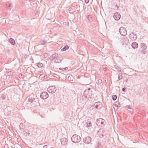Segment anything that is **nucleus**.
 I'll return each mask as SVG.
<instances>
[{
    "label": "nucleus",
    "mask_w": 148,
    "mask_h": 148,
    "mask_svg": "<svg viewBox=\"0 0 148 148\" xmlns=\"http://www.w3.org/2000/svg\"><path fill=\"white\" fill-rule=\"evenodd\" d=\"M93 94L92 90L90 88L86 89L84 93V96L85 98L89 99L90 98Z\"/></svg>",
    "instance_id": "obj_1"
},
{
    "label": "nucleus",
    "mask_w": 148,
    "mask_h": 148,
    "mask_svg": "<svg viewBox=\"0 0 148 148\" xmlns=\"http://www.w3.org/2000/svg\"><path fill=\"white\" fill-rule=\"evenodd\" d=\"M71 139L72 142L75 143L79 142L81 140L80 137L76 134L73 135Z\"/></svg>",
    "instance_id": "obj_2"
},
{
    "label": "nucleus",
    "mask_w": 148,
    "mask_h": 148,
    "mask_svg": "<svg viewBox=\"0 0 148 148\" xmlns=\"http://www.w3.org/2000/svg\"><path fill=\"white\" fill-rule=\"evenodd\" d=\"M120 41L122 44L124 45H126L129 43L128 38L125 36L121 37L120 38Z\"/></svg>",
    "instance_id": "obj_3"
},
{
    "label": "nucleus",
    "mask_w": 148,
    "mask_h": 148,
    "mask_svg": "<svg viewBox=\"0 0 148 148\" xmlns=\"http://www.w3.org/2000/svg\"><path fill=\"white\" fill-rule=\"evenodd\" d=\"M105 120L102 118H99L97 119L96 124L99 126L103 127L105 125Z\"/></svg>",
    "instance_id": "obj_4"
},
{
    "label": "nucleus",
    "mask_w": 148,
    "mask_h": 148,
    "mask_svg": "<svg viewBox=\"0 0 148 148\" xmlns=\"http://www.w3.org/2000/svg\"><path fill=\"white\" fill-rule=\"evenodd\" d=\"M56 90V88L55 86H51L47 89V91L51 93H54Z\"/></svg>",
    "instance_id": "obj_5"
},
{
    "label": "nucleus",
    "mask_w": 148,
    "mask_h": 148,
    "mask_svg": "<svg viewBox=\"0 0 148 148\" xmlns=\"http://www.w3.org/2000/svg\"><path fill=\"white\" fill-rule=\"evenodd\" d=\"M106 134L104 130L102 129H100L97 132V135L100 137H103Z\"/></svg>",
    "instance_id": "obj_6"
},
{
    "label": "nucleus",
    "mask_w": 148,
    "mask_h": 148,
    "mask_svg": "<svg viewBox=\"0 0 148 148\" xmlns=\"http://www.w3.org/2000/svg\"><path fill=\"white\" fill-rule=\"evenodd\" d=\"M119 32L120 34L123 36H125L127 34L126 29L123 27H121L120 28Z\"/></svg>",
    "instance_id": "obj_7"
},
{
    "label": "nucleus",
    "mask_w": 148,
    "mask_h": 148,
    "mask_svg": "<svg viewBox=\"0 0 148 148\" xmlns=\"http://www.w3.org/2000/svg\"><path fill=\"white\" fill-rule=\"evenodd\" d=\"M94 107L97 109H100L102 107V104L101 102H98L94 104Z\"/></svg>",
    "instance_id": "obj_8"
},
{
    "label": "nucleus",
    "mask_w": 148,
    "mask_h": 148,
    "mask_svg": "<svg viewBox=\"0 0 148 148\" xmlns=\"http://www.w3.org/2000/svg\"><path fill=\"white\" fill-rule=\"evenodd\" d=\"M49 97V95L47 92H42L40 95V97L43 99H46Z\"/></svg>",
    "instance_id": "obj_9"
},
{
    "label": "nucleus",
    "mask_w": 148,
    "mask_h": 148,
    "mask_svg": "<svg viewBox=\"0 0 148 148\" xmlns=\"http://www.w3.org/2000/svg\"><path fill=\"white\" fill-rule=\"evenodd\" d=\"M83 140L85 143L86 144H88L91 142V138L90 137L87 136L85 138H84Z\"/></svg>",
    "instance_id": "obj_10"
},
{
    "label": "nucleus",
    "mask_w": 148,
    "mask_h": 148,
    "mask_svg": "<svg viewBox=\"0 0 148 148\" xmlns=\"http://www.w3.org/2000/svg\"><path fill=\"white\" fill-rule=\"evenodd\" d=\"M121 16L120 14L119 13L116 12L114 14L113 17L115 20L118 21L120 19Z\"/></svg>",
    "instance_id": "obj_11"
},
{
    "label": "nucleus",
    "mask_w": 148,
    "mask_h": 148,
    "mask_svg": "<svg viewBox=\"0 0 148 148\" xmlns=\"http://www.w3.org/2000/svg\"><path fill=\"white\" fill-rule=\"evenodd\" d=\"M68 141L67 139L66 138H63L61 139V144L62 145H66Z\"/></svg>",
    "instance_id": "obj_12"
},
{
    "label": "nucleus",
    "mask_w": 148,
    "mask_h": 148,
    "mask_svg": "<svg viewBox=\"0 0 148 148\" xmlns=\"http://www.w3.org/2000/svg\"><path fill=\"white\" fill-rule=\"evenodd\" d=\"M35 100V98L33 95H30L28 99V101L31 103L33 102Z\"/></svg>",
    "instance_id": "obj_13"
},
{
    "label": "nucleus",
    "mask_w": 148,
    "mask_h": 148,
    "mask_svg": "<svg viewBox=\"0 0 148 148\" xmlns=\"http://www.w3.org/2000/svg\"><path fill=\"white\" fill-rule=\"evenodd\" d=\"M58 54L57 53H55L53 54L52 56L50 57L49 59L50 60H52L56 58L58 56Z\"/></svg>",
    "instance_id": "obj_14"
},
{
    "label": "nucleus",
    "mask_w": 148,
    "mask_h": 148,
    "mask_svg": "<svg viewBox=\"0 0 148 148\" xmlns=\"http://www.w3.org/2000/svg\"><path fill=\"white\" fill-rule=\"evenodd\" d=\"M132 46L134 49L137 48L138 46V44L135 42H134L132 43Z\"/></svg>",
    "instance_id": "obj_15"
},
{
    "label": "nucleus",
    "mask_w": 148,
    "mask_h": 148,
    "mask_svg": "<svg viewBox=\"0 0 148 148\" xmlns=\"http://www.w3.org/2000/svg\"><path fill=\"white\" fill-rule=\"evenodd\" d=\"M133 35H134L133 37V40H135L137 38V35L136 34H134V33L132 32L130 34V35L132 36Z\"/></svg>",
    "instance_id": "obj_16"
},
{
    "label": "nucleus",
    "mask_w": 148,
    "mask_h": 148,
    "mask_svg": "<svg viewBox=\"0 0 148 148\" xmlns=\"http://www.w3.org/2000/svg\"><path fill=\"white\" fill-rule=\"evenodd\" d=\"M86 126L88 127H90L92 126V124L90 121H89L88 120L86 123Z\"/></svg>",
    "instance_id": "obj_17"
},
{
    "label": "nucleus",
    "mask_w": 148,
    "mask_h": 148,
    "mask_svg": "<svg viewBox=\"0 0 148 148\" xmlns=\"http://www.w3.org/2000/svg\"><path fill=\"white\" fill-rule=\"evenodd\" d=\"M114 68L116 70H117L118 71L121 72V70H122V69L121 68H120L117 66L115 65L114 66Z\"/></svg>",
    "instance_id": "obj_18"
},
{
    "label": "nucleus",
    "mask_w": 148,
    "mask_h": 148,
    "mask_svg": "<svg viewBox=\"0 0 148 148\" xmlns=\"http://www.w3.org/2000/svg\"><path fill=\"white\" fill-rule=\"evenodd\" d=\"M141 45L142 47V49L143 50H145L147 49V47L146 45L144 43H141Z\"/></svg>",
    "instance_id": "obj_19"
},
{
    "label": "nucleus",
    "mask_w": 148,
    "mask_h": 148,
    "mask_svg": "<svg viewBox=\"0 0 148 148\" xmlns=\"http://www.w3.org/2000/svg\"><path fill=\"white\" fill-rule=\"evenodd\" d=\"M10 42L11 44L13 45H14L15 44V42L14 40L12 38L10 39Z\"/></svg>",
    "instance_id": "obj_20"
},
{
    "label": "nucleus",
    "mask_w": 148,
    "mask_h": 148,
    "mask_svg": "<svg viewBox=\"0 0 148 148\" xmlns=\"http://www.w3.org/2000/svg\"><path fill=\"white\" fill-rule=\"evenodd\" d=\"M69 49V46L68 45L65 46L62 49L61 51H65Z\"/></svg>",
    "instance_id": "obj_21"
},
{
    "label": "nucleus",
    "mask_w": 148,
    "mask_h": 148,
    "mask_svg": "<svg viewBox=\"0 0 148 148\" xmlns=\"http://www.w3.org/2000/svg\"><path fill=\"white\" fill-rule=\"evenodd\" d=\"M47 41L46 40H42L40 41V43L42 45H44L47 43Z\"/></svg>",
    "instance_id": "obj_22"
},
{
    "label": "nucleus",
    "mask_w": 148,
    "mask_h": 148,
    "mask_svg": "<svg viewBox=\"0 0 148 148\" xmlns=\"http://www.w3.org/2000/svg\"><path fill=\"white\" fill-rule=\"evenodd\" d=\"M115 104L116 106L117 107H120V104L119 101H117L115 102Z\"/></svg>",
    "instance_id": "obj_23"
},
{
    "label": "nucleus",
    "mask_w": 148,
    "mask_h": 148,
    "mask_svg": "<svg viewBox=\"0 0 148 148\" xmlns=\"http://www.w3.org/2000/svg\"><path fill=\"white\" fill-rule=\"evenodd\" d=\"M53 100L52 98H50L48 100V102L50 104H51L53 103V101H52Z\"/></svg>",
    "instance_id": "obj_24"
},
{
    "label": "nucleus",
    "mask_w": 148,
    "mask_h": 148,
    "mask_svg": "<svg viewBox=\"0 0 148 148\" xmlns=\"http://www.w3.org/2000/svg\"><path fill=\"white\" fill-rule=\"evenodd\" d=\"M123 77H122V74L121 73H119V76H118V79L119 80H120L122 79Z\"/></svg>",
    "instance_id": "obj_25"
},
{
    "label": "nucleus",
    "mask_w": 148,
    "mask_h": 148,
    "mask_svg": "<svg viewBox=\"0 0 148 148\" xmlns=\"http://www.w3.org/2000/svg\"><path fill=\"white\" fill-rule=\"evenodd\" d=\"M43 64L39 62L37 63V66L39 68H41Z\"/></svg>",
    "instance_id": "obj_26"
},
{
    "label": "nucleus",
    "mask_w": 148,
    "mask_h": 148,
    "mask_svg": "<svg viewBox=\"0 0 148 148\" xmlns=\"http://www.w3.org/2000/svg\"><path fill=\"white\" fill-rule=\"evenodd\" d=\"M86 17L87 19L90 21L91 20V18H92V16L91 15H88L86 16Z\"/></svg>",
    "instance_id": "obj_27"
},
{
    "label": "nucleus",
    "mask_w": 148,
    "mask_h": 148,
    "mask_svg": "<svg viewBox=\"0 0 148 148\" xmlns=\"http://www.w3.org/2000/svg\"><path fill=\"white\" fill-rule=\"evenodd\" d=\"M117 96L115 95H114L112 96V99L113 100H115L117 98Z\"/></svg>",
    "instance_id": "obj_28"
},
{
    "label": "nucleus",
    "mask_w": 148,
    "mask_h": 148,
    "mask_svg": "<svg viewBox=\"0 0 148 148\" xmlns=\"http://www.w3.org/2000/svg\"><path fill=\"white\" fill-rule=\"evenodd\" d=\"M101 146V143L100 142H98L97 143V147L96 148H99V147Z\"/></svg>",
    "instance_id": "obj_29"
},
{
    "label": "nucleus",
    "mask_w": 148,
    "mask_h": 148,
    "mask_svg": "<svg viewBox=\"0 0 148 148\" xmlns=\"http://www.w3.org/2000/svg\"><path fill=\"white\" fill-rule=\"evenodd\" d=\"M42 56H43L44 58H46L47 57V54L46 53H45L42 55Z\"/></svg>",
    "instance_id": "obj_30"
},
{
    "label": "nucleus",
    "mask_w": 148,
    "mask_h": 148,
    "mask_svg": "<svg viewBox=\"0 0 148 148\" xmlns=\"http://www.w3.org/2000/svg\"><path fill=\"white\" fill-rule=\"evenodd\" d=\"M8 75H13V72L11 71H10L9 72H8Z\"/></svg>",
    "instance_id": "obj_31"
},
{
    "label": "nucleus",
    "mask_w": 148,
    "mask_h": 148,
    "mask_svg": "<svg viewBox=\"0 0 148 148\" xmlns=\"http://www.w3.org/2000/svg\"><path fill=\"white\" fill-rule=\"evenodd\" d=\"M59 69L60 70H65L67 69L68 68L67 67H66L63 68H60Z\"/></svg>",
    "instance_id": "obj_32"
},
{
    "label": "nucleus",
    "mask_w": 148,
    "mask_h": 148,
    "mask_svg": "<svg viewBox=\"0 0 148 148\" xmlns=\"http://www.w3.org/2000/svg\"><path fill=\"white\" fill-rule=\"evenodd\" d=\"M59 60H60V62L61 61V60H60V59L58 60V59H56L55 60V62H56V63H59Z\"/></svg>",
    "instance_id": "obj_33"
},
{
    "label": "nucleus",
    "mask_w": 148,
    "mask_h": 148,
    "mask_svg": "<svg viewBox=\"0 0 148 148\" xmlns=\"http://www.w3.org/2000/svg\"><path fill=\"white\" fill-rule=\"evenodd\" d=\"M98 83H99V84H101L102 82V80L101 79H99L98 80Z\"/></svg>",
    "instance_id": "obj_34"
},
{
    "label": "nucleus",
    "mask_w": 148,
    "mask_h": 148,
    "mask_svg": "<svg viewBox=\"0 0 148 148\" xmlns=\"http://www.w3.org/2000/svg\"><path fill=\"white\" fill-rule=\"evenodd\" d=\"M147 51H142V53L144 54H146L147 53Z\"/></svg>",
    "instance_id": "obj_35"
},
{
    "label": "nucleus",
    "mask_w": 148,
    "mask_h": 148,
    "mask_svg": "<svg viewBox=\"0 0 148 148\" xmlns=\"http://www.w3.org/2000/svg\"><path fill=\"white\" fill-rule=\"evenodd\" d=\"M89 1V0H85V2L86 3H88Z\"/></svg>",
    "instance_id": "obj_36"
},
{
    "label": "nucleus",
    "mask_w": 148,
    "mask_h": 148,
    "mask_svg": "<svg viewBox=\"0 0 148 148\" xmlns=\"http://www.w3.org/2000/svg\"><path fill=\"white\" fill-rule=\"evenodd\" d=\"M11 6V4H9L8 5H6V6L7 7H10Z\"/></svg>",
    "instance_id": "obj_37"
},
{
    "label": "nucleus",
    "mask_w": 148,
    "mask_h": 148,
    "mask_svg": "<svg viewBox=\"0 0 148 148\" xmlns=\"http://www.w3.org/2000/svg\"><path fill=\"white\" fill-rule=\"evenodd\" d=\"M22 74H20L19 75V77L20 78H22Z\"/></svg>",
    "instance_id": "obj_38"
},
{
    "label": "nucleus",
    "mask_w": 148,
    "mask_h": 148,
    "mask_svg": "<svg viewBox=\"0 0 148 148\" xmlns=\"http://www.w3.org/2000/svg\"><path fill=\"white\" fill-rule=\"evenodd\" d=\"M23 126V123H21L20 124V129H21V126Z\"/></svg>",
    "instance_id": "obj_39"
},
{
    "label": "nucleus",
    "mask_w": 148,
    "mask_h": 148,
    "mask_svg": "<svg viewBox=\"0 0 148 148\" xmlns=\"http://www.w3.org/2000/svg\"><path fill=\"white\" fill-rule=\"evenodd\" d=\"M107 69L106 67H105L104 68H103V69L104 71H106V70H107Z\"/></svg>",
    "instance_id": "obj_40"
},
{
    "label": "nucleus",
    "mask_w": 148,
    "mask_h": 148,
    "mask_svg": "<svg viewBox=\"0 0 148 148\" xmlns=\"http://www.w3.org/2000/svg\"><path fill=\"white\" fill-rule=\"evenodd\" d=\"M127 107L128 108V109H131V108H130V107L129 106H127Z\"/></svg>",
    "instance_id": "obj_41"
},
{
    "label": "nucleus",
    "mask_w": 148,
    "mask_h": 148,
    "mask_svg": "<svg viewBox=\"0 0 148 148\" xmlns=\"http://www.w3.org/2000/svg\"><path fill=\"white\" fill-rule=\"evenodd\" d=\"M122 90L124 91V92H125V89L124 88H123V89H122Z\"/></svg>",
    "instance_id": "obj_42"
},
{
    "label": "nucleus",
    "mask_w": 148,
    "mask_h": 148,
    "mask_svg": "<svg viewBox=\"0 0 148 148\" xmlns=\"http://www.w3.org/2000/svg\"><path fill=\"white\" fill-rule=\"evenodd\" d=\"M116 7H117V8H118H118H119V6H117V5L116 4Z\"/></svg>",
    "instance_id": "obj_43"
},
{
    "label": "nucleus",
    "mask_w": 148,
    "mask_h": 148,
    "mask_svg": "<svg viewBox=\"0 0 148 148\" xmlns=\"http://www.w3.org/2000/svg\"><path fill=\"white\" fill-rule=\"evenodd\" d=\"M47 147V145H45L44 146V148H45V147H46V148Z\"/></svg>",
    "instance_id": "obj_44"
},
{
    "label": "nucleus",
    "mask_w": 148,
    "mask_h": 148,
    "mask_svg": "<svg viewBox=\"0 0 148 148\" xmlns=\"http://www.w3.org/2000/svg\"><path fill=\"white\" fill-rule=\"evenodd\" d=\"M30 1H32V0H29Z\"/></svg>",
    "instance_id": "obj_45"
}]
</instances>
